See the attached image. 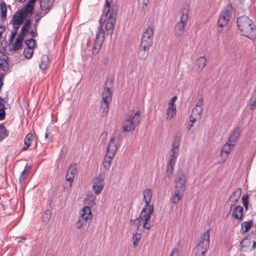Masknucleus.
<instances>
[{
  "instance_id": "obj_1",
  "label": "nucleus",
  "mask_w": 256,
  "mask_h": 256,
  "mask_svg": "<svg viewBox=\"0 0 256 256\" xmlns=\"http://www.w3.org/2000/svg\"><path fill=\"white\" fill-rule=\"evenodd\" d=\"M113 0H106L104 9L103 10L102 14L100 20V26L98 29L102 26V23L105 22L110 14L108 20L106 25V28L108 30H111V33L113 32L114 26L117 18L118 7L117 5L112 4H111Z\"/></svg>"
},
{
  "instance_id": "obj_2",
  "label": "nucleus",
  "mask_w": 256,
  "mask_h": 256,
  "mask_svg": "<svg viewBox=\"0 0 256 256\" xmlns=\"http://www.w3.org/2000/svg\"><path fill=\"white\" fill-rule=\"evenodd\" d=\"M237 25L243 36L252 40H254L256 38V26L248 16H242L238 18Z\"/></svg>"
},
{
  "instance_id": "obj_3",
  "label": "nucleus",
  "mask_w": 256,
  "mask_h": 256,
  "mask_svg": "<svg viewBox=\"0 0 256 256\" xmlns=\"http://www.w3.org/2000/svg\"><path fill=\"white\" fill-rule=\"evenodd\" d=\"M141 112L137 111L135 114L133 111L129 112L127 118L124 121L122 126V130L124 132H129L134 131L136 126H137L140 121Z\"/></svg>"
},
{
  "instance_id": "obj_4",
  "label": "nucleus",
  "mask_w": 256,
  "mask_h": 256,
  "mask_svg": "<svg viewBox=\"0 0 256 256\" xmlns=\"http://www.w3.org/2000/svg\"><path fill=\"white\" fill-rule=\"evenodd\" d=\"M154 207L153 205H151L149 206L148 214H146V208H143L142 211L141 212L140 216L134 220H131V224H136L137 230H138L140 226V220L144 219V228L150 230V221L151 218V216L154 212Z\"/></svg>"
},
{
  "instance_id": "obj_5",
  "label": "nucleus",
  "mask_w": 256,
  "mask_h": 256,
  "mask_svg": "<svg viewBox=\"0 0 256 256\" xmlns=\"http://www.w3.org/2000/svg\"><path fill=\"white\" fill-rule=\"evenodd\" d=\"M210 230H208L201 235L196 248V256H205L210 247Z\"/></svg>"
},
{
  "instance_id": "obj_6",
  "label": "nucleus",
  "mask_w": 256,
  "mask_h": 256,
  "mask_svg": "<svg viewBox=\"0 0 256 256\" xmlns=\"http://www.w3.org/2000/svg\"><path fill=\"white\" fill-rule=\"evenodd\" d=\"M188 18V14L182 13L180 20L176 24L174 28L176 36H179L184 33Z\"/></svg>"
},
{
  "instance_id": "obj_7",
  "label": "nucleus",
  "mask_w": 256,
  "mask_h": 256,
  "mask_svg": "<svg viewBox=\"0 0 256 256\" xmlns=\"http://www.w3.org/2000/svg\"><path fill=\"white\" fill-rule=\"evenodd\" d=\"M104 30L102 28V26L98 29V32L96 34V40L94 48L92 50V54H96L100 50L102 44L104 40Z\"/></svg>"
},
{
  "instance_id": "obj_8",
  "label": "nucleus",
  "mask_w": 256,
  "mask_h": 256,
  "mask_svg": "<svg viewBox=\"0 0 256 256\" xmlns=\"http://www.w3.org/2000/svg\"><path fill=\"white\" fill-rule=\"evenodd\" d=\"M174 182V190L184 192L186 190V178L183 172L179 171L177 172Z\"/></svg>"
},
{
  "instance_id": "obj_9",
  "label": "nucleus",
  "mask_w": 256,
  "mask_h": 256,
  "mask_svg": "<svg viewBox=\"0 0 256 256\" xmlns=\"http://www.w3.org/2000/svg\"><path fill=\"white\" fill-rule=\"evenodd\" d=\"M231 6H227L224 10L220 14L218 20V26L222 27L228 24L232 14Z\"/></svg>"
},
{
  "instance_id": "obj_10",
  "label": "nucleus",
  "mask_w": 256,
  "mask_h": 256,
  "mask_svg": "<svg viewBox=\"0 0 256 256\" xmlns=\"http://www.w3.org/2000/svg\"><path fill=\"white\" fill-rule=\"evenodd\" d=\"M119 140V136H113L108 143L107 148V153L108 155L114 156L115 154L118 150L120 144H118L117 142Z\"/></svg>"
},
{
  "instance_id": "obj_11",
  "label": "nucleus",
  "mask_w": 256,
  "mask_h": 256,
  "mask_svg": "<svg viewBox=\"0 0 256 256\" xmlns=\"http://www.w3.org/2000/svg\"><path fill=\"white\" fill-rule=\"evenodd\" d=\"M104 177L102 174H100L94 179L92 187L96 194H98L102 190L104 187Z\"/></svg>"
},
{
  "instance_id": "obj_12",
  "label": "nucleus",
  "mask_w": 256,
  "mask_h": 256,
  "mask_svg": "<svg viewBox=\"0 0 256 256\" xmlns=\"http://www.w3.org/2000/svg\"><path fill=\"white\" fill-rule=\"evenodd\" d=\"M241 194L242 190L240 188H238L230 197L228 201L226 203V206H230V212L232 210V207L236 204L241 196Z\"/></svg>"
},
{
  "instance_id": "obj_13",
  "label": "nucleus",
  "mask_w": 256,
  "mask_h": 256,
  "mask_svg": "<svg viewBox=\"0 0 256 256\" xmlns=\"http://www.w3.org/2000/svg\"><path fill=\"white\" fill-rule=\"evenodd\" d=\"M76 172V164L75 162L72 163L70 166L66 174V180L70 182V186H71L74 176Z\"/></svg>"
},
{
  "instance_id": "obj_14",
  "label": "nucleus",
  "mask_w": 256,
  "mask_h": 256,
  "mask_svg": "<svg viewBox=\"0 0 256 256\" xmlns=\"http://www.w3.org/2000/svg\"><path fill=\"white\" fill-rule=\"evenodd\" d=\"M234 146V144H230L228 142H226L224 144L221 150V156L222 162L226 160L228 158L230 150H232Z\"/></svg>"
},
{
  "instance_id": "obj_15",
  "label": "nucleus",
  "mask_w": 256,
  "mask_h": 256,
  "mask_svg": "<svg viewBox=\"0 0 256 256\" xmlns=\"http://www.w3.org/2000/svg\"><path fill=\"white\" fill-rule=\"evenodd\" d=\"M0 66L4 71H8L9 70L8 57L1 51H0Z\"/></svg>"
},
{
  "instance_id": "obj_16",
  "label": "nucleus",
  "mask_w": 256,
  "mask_h": 256,
  "mask_svg": "<svg viewBox=\"0 0 256 256\" xmlns=\"http://www.w3.org/2000/svg\"><path fill=\"white\" fill-rule=\"evenodd\" d=\"M240 250L243 252L252 251L251 246V240L248 238H244L240 243Z\"/></svg>"
},
{
  "instance_id": "obj_17",
  "label": "nucleus",
  "mask_w": 256,
  "mask_h": 256,
  "mask_svg": "<svg viewBox=\"0 0 256 256\" xmlns=\"http://www.w3.org/2000/svg\"><path fill=\"white\" fill-rule=\"evenodd\" d=\"M240 130L238 127L235 128L231 134L228 140V142L230 144H234L237 142L238 138L240 137Z\"/></svg>"
},
{
  "instance_id": "obj_18",
  "label": "nucleus",
  "mask_w": 256,
  "mask_h": 256,
  "mask_svg": "<svg viewBox=\"0 0 256 256\" xmlns=\"http://www.w3.org/2000/svg\"><path fill=\"white\" fill-rule=\"evenodd\" d=\"M182 136V135L180 132H178L174 135V140L172 142V148L170 150H174L179 152V146Z\"/></svg>"
},
{
  "instance_id": "obj_19",
  "label": "nucleus",
  "mask_w": 256,
  "mask_h": 256,
  "mask_svg": "<svg viewBox=\"0 0 256 256\" xmlns=\"http://www.w3.org/2000/svg\"><path fill=\"white\" fill-rule=\"evenodd\" d=\"M144 198L143 200L146 202V204L144 207L143 208H146V210L148 208L150 205H149V203L150 202L152 197V190L150 188H146L143 192Z\"/></svg>"
},
{
  "instance_id": "obj_20",
  "label": "nucleus",
  "mask_w": 256,
  "mask_h": 256,
  "mask_svg": "<svg viewBox=\"0 0 256 256\" xmlns=\"http://www.w3.org/2000/svg\"><path fill=\"white\" fill-rule=\"evenodd\" d=\"M24 20L22 14L17 10L12 17L11 24L12 25H20Z\"/></svg>"
},
{
  "instance_id": "obj_21",
  "label": "nucleus",
  "mask_w": 256,
  "mask_h": 256,
  "mask_svg": "<svg viewBox=\"0 0 256 256\" xmlns=\"http://www.w3.org/2000/svg\"><path fill=\"white\" fill-rule=\"evenodd\" d=\"M243 208L240 206H236L232 212V216L236 219L240 220H242L243 216Z\"/></svg>"
},
{
  "instance_id": "obj_22",
  "label": "nucleus",
  "mask_w": 256,
  "mask_h": 256,
  "mask_svg": "<svg viewBox=\"0 0 256 256\" xmlns=\"http://www.w3.org/2000/svg\"><path fill=\"white\" fill-rule=\"evenodd\" d=\"M184 194V192L174 190V194L170 199L171 202L174 204H178L183 198Z\"/></svg>"
},
{
  "instance_id": "obj_23",
  "label": "nucleus",
  "mask_w": 256,
  "mask_h": 256,
  "mask_svg": "<svg viewBox=\"0 0 256 256\" xmlns=\"http://www.w3.org/2000/svg\"><path fill=\"white\" fill-rule=\"evenodd\" d=\"M102 101L110 102L112 100V92L108 88H105L102 93Z\"/></svg>"
},
{
  "instance_id": "obj_24",
  "label": "nucleus",
  "mask_w": 256,
  "mask_h": 256,
  "mask_svg": "<svg viewBox=\"0 0 256 256\" xmlns=\"http://www.w3.org/2000/svg\"><path fill=\"white\" fill-rule=\"evenodd\" d=\"M149 48H144V46H140V48L138 52V57L140 60H146L148 55V50Z\"/></svg>"
},
{
  "instance_id": "obj_25",
  "label": "nucleus",
  "mask_w": 256,
  "mask_h": 256,
  "mask_svg": "<svg viewBox=\"0 0 256 256\" xmlns=\"http://www.w3.org/2000/svg\"><path fill=\"white\" fill-rule=\"evenodd\" d=\"M40 7L42 12H47V13L50 10L51 6L50 4V0H40Z\"/></svg>"
},
{
  "instance_id": "obj_26",
  "label": "nucleus",
  "mask_w": 256,
  "mask_h": 256,
  "mask_svg": "<svg viewBox=\"0 0 256 256\" xmlns=\"http://www.w3.org/2000/svg\"><path fill=\"white\" fill-rule=\"evenodd\" d=\"M254 224L253 220H251L248 222H244L241 224V228L244 233L248 232Z\"/></svg>"
},
{
  "instance_id": "obj_27",
  "label": "nucleus",
  "mask_w": 256,
  "mask_h": 256,
  "mask_svg": "<svg viewBox=\"0 0 256 256\" xmlns=\"http://www.w3.org/2000/svg\"><path fill=\"white\" fill-rule=\"evenodd\" d=\"M153 40L150 38L142 36L140 46H144V48L147 47L150 48L152 44Z\"/></svg>"
},
{
  "instance_id": "obj_28",
  "label": "nucleus",
  "mask_w": 256,
  "mask_h": 256,
  "mask_svg": "<svg viewBox=\"0 0 256 256\" xmlns=\"http://www.w3.org/2000/svg\"><path fill=\"white\" fill-rule=\"evenodd\" d=\"M114 156H112L107 154H106L104 160L103 162V166L105 170H108L110 166L112 159Z\"/></svg>"
},
{
  "instance_id": "obj_29",
  "label": "nucleus",
  "mask_w": 256,
  "mask_h": 256,
  "mask_svg": "<svg viewBox=\"0 0 256 256\" xmlns=\"http://www.w3.org/2000/svg\"><path fill=\"white\" fill-rule=\"evenodd\" d=\"M0 9L1 20L2 21H4L6 17V3L2 1L0 2Z\"/></svg>"
},
{
  "instance_id": "obj_30",
  "label": "nucleus",
  "mask_w": 256,
  "mask_h": 256,
  "mask_svg": "<svg viewBox=\"0 0 256 256\" xmlns=\"http://www.w3.org/2000/svg\"><path fill=\"white\" fill-rule=\"evenodd\" d=\"M33 140V135L32 133H28L26 136V137L24 139V146L23 147V150H26L30 146Z\"/></svg>"
},
{
  "instance_id": "obj_31",
  "label": "nucleus",
  "mask_w": 256,
  "mask_h": 256,
  "mask_svg": "<svg viewBox=\"0 0 256 256\" xmlns=\"http://www.w3.org/2000/svg\"><path fill=\"white\" fill-rule=\"evenodd\" d=\"M176 109L174 106V104H168V107L166 110L167 120L171 119V118L176 114Z\"/></svg>"
},
{
  "instance_id": "obj_32",
  "label": "nucleus",
  "mask_w": 256,
  "mask_h": 256,
  "mask_svg": "<svg viewBox=\"0 0 256 256\" xmlns=\"http://www.w3.org/2000/svg\"><path fill=\"white\" fill-rule=\"evenodd\" d=\"M110 102L102 101L101 103L100 110H102L101 116H104L106 114L108 110Z\"/></svg>"
},
{
  "instance_id": "obj_33",
  "label": "nucleus",
  "mask_w": 256,
  "mask_h": 256,
  "mask_svg": "<svg viewBox=\"0 0 256 256\" xmlns=\"http://www.w3.org/2000/svg\"><path fill=\"white\" fill-rule=\"evenodd\" d=\"M91 211L89 206H86L82 210V213L80 216L84 218L86 217L88 220H90Z\"/></svg>"
},
{
  "instance_id": "obj_34",
  "label": "nucleus",
  "mask_w": 256,
  "mask_h": 256,
  "mask_svg": "<svg viewBox=\"0 0 256 256\" xmlns=\"http://www.w3.org/2000/svg\"><path fill=\"white\" fill-rule=\"evenodd\" d=\"M171 154L169 156V162L168 164H175L177 158L179 154V152H176L174 150H170Z\"/></svg>"
},
{
  "instance_id": "obj_35",
  "label": "nucleus",
  "mask_w": 256,
  "mask_h": 256,
  "mask_svg": "<svg viewBox=\"0 0 256 256\" xmlns=\"http://www.w3.org/2000/svg\"><path fill=\"white\" fill-rule=\"evenodd\" d=\"M49 62V58L47 55H43L42 57V62L40 64V68L44 70L47 68L48 64Z\"/></svg>"
},
{
  "instance_id": "obj_36",
  "label": "nucleus",
  "mask_w": 256,
  "mask_h": 256,
  "mask_svg": "<svg viewBox=\"0 0 256 256\" xmlns=\"http://www.w3.org/2000/svg\"><path fill=\"white\" fill-rule=\"evenodd\" d=\"M90 222V220H88L86 217L83 218L81 216H80L77 222L76 223V227L78 229H79L84 225H86V222L89 224Z\"/></svg>"
},
{
  "instance_id": "obj_37",
  "label": "nucleus",
  "mask_w": 256,
  "mask_h": 256,
  "mask_svg": "<svg viewBox=\"0 0 256 256\" xmlns=\"http://www.w3.org/2000/svg\"><path fill=\"white\" fill-rule=\"evenodd\" d=\"M8 136V132L6 129L4 124H0V142Z\"/></svg>"
},
{
  "instance_id": "obj_38",
  "label": "nucleus",
  "mask_w": 256,
  "mask_h": 256,
  "mask_svg": "<svg viewBox=\"0 0 256 256\" xmlns=\"http://www.w3.org/2000/svg\"><path fill=\"white\" fill-rule=\"evenodd\" d=\"M202 108L200 107H196L193 108L192 110V115H194V116L200 119L202 117Z\"/></svg>"
},
{
  "instance_id": "obj_39",
  "label": "nucleus",
  "mask_w": 256,
  "mask_h": 256,
  "mask_svg": "<svg viewBox=\"0 0 256 256\" xmlns=\"http://www.w3.org/2000/svg\"><path fill=\"white\" fill-rule=\"evenodd\" d=\"M142 36L150 38L153 40L154 28L152 27L148 26L144 32Z\"/></svg>"
},
{
  "instance_id": "obj_40",
  "label": "nucleus",
  "mask_w": 256,
  "mask_h": 256,
  "mask_svg": "<svg viewBox=\"0 0 256 256\" xmlns=\"http://www.w3.org/2000/svg\"><path fill=\"white\" fill-rule=\"evenodd\" d=\"M206 64V60L204 56H201L197 60V65L198 67L202 70Z\"/></svg>"
},
{
  "instance_id": "obj_41",
  "label": "nucleus",
  "mask_w": 256,
  "mask_h": 256,
  "mask_svg": "<svg viewBox=\"0 0 256 256\" xmlns=\"http://www.w3.org/2000/svg\"><path fill=\"white\" fill-rule=\"evenodd\" d=\"M175 164H167V170L166 173L168 175V178L169 179V181L172 178V175L173 174L174 168Z\"/></svg>"
},
{
  "instance_id": "obj_42",
  "label": "nucleus",
  "mask_w": 256,
  "mask_h": 256,
  "mask_svg": "<svg viewBox=\"0 0 256 256\" xmlns=\"http://www.w3.org/2000/svg\"><path fill=\"white\" fill-rule=\"evenodd\" d=\"M34 48H30V47L24 48L23 54L26 58L30 59L32 58L34 53Z\"/></svg>"
},
{
  "instance_id": "obj_43",
  "label": "nucleus",
  "mask_w": 256,
  "mask_h": 256,
  "mask_svg": "<svg viewBox=\"0 0 256 256\" xmlns=\"http://www.w3.org/2000/svg\"><path fill=\"white\" fill-rule=\"evenodd\" d=\"M250 109L252 110L256 108V92L253 94L250 100Z\"/></svg>"
},
{
  "instance_id": "obj_44",
  "label": "nucleus",
  "mask_w": 256,
  "mask_h": 256,
  "mask_svg": "<svg viewBox=\"0 0 256 256\" xmlns=\"http://www.w3.org/2000/svg\"><path fill=\"white\" fill-rule=\"evenodd\" d=\"M141 238L140 236V234H138V232H136V234H134L132 237V243L133 246L134 248L137 246L138 244V242L140 241V240Z\"/></svg>"
},
{
  "instance_id": "obj_45",
  "label": "nucleus",
  "mask_w": 256,
  "mask_h": 256,
  "mask_svg": "<svg viewBox=\"0 0 256 256\" xmlns=\"http://www.w3.org/2000/svg\"><path fill=\"white\" fill-rule=\"evenodd\" d=\"M52 212L49 210H46L42 216V222L47 223L51 218Z\"/></svg>"
},
{
  "instance_id": "obj_46",
  "label": "nucleus",
  "mask_w": 256,
  "mask_h": 256,
  "mask_svg": "<svg viewBox=\"0 0 256 256\" xmlns=\"http://www.w3.org/2000/svg\"><path fill=\"white\" fill-rule=\"evenodd\" d=\"M248 197L249 196L248 194H244L242 196V202L244 206V208L246 210H248Z\"/></svg>"
},
{
  "instance_id": "obj_47",
  "label": "nucleus",
  "mask_w": 256,
  "mask_h": 256,
  "mask_svg": "<svg viewBox=\"0 0 256 256\" xmlns=\"http://www.w3.org/2000/svg\"><path fill=\"white\" fill-rule=\"evenodd\" d=\"M47 14V12H40L36 14L34 26H36L40 19Z\"/></svg>"
},
{
  "instance_id": "obj_48",
  "label": "nucleus",
  "mask_w": 256,
  "mask_h": 256,
  "mask_svg": "<svg viewBox=\"0 0 256 256\" xmlns=\"http://www.w3.org/2000/svg\"><path fill=\"white\" fill-rule=\"evenodd\" d=\"M36 42V40L33 38L25 40V44L26 45L27 48L30 47V48H34Z\"/></svg>"
},
{
  "instance_id": "obj_49",
  "label": "nucleus",
  "mask_w": 256,
  "mask_h": 256,
  "mask_svg": "<svg viewBox=\"0 0 256 256\" xmlns=\"http://www.w3.org/2000/svg\"><path fill=\"white\" fill-rule=\"evenodd\" d=\"M30 168H28V169H26V168L22 172L20 177L19 178L20 182L22 184L23 182L24 181L26 178L29 172Z\"/></svg>"
},
{
  "instance_id": "obj_50",
  "label": "nucleus",
  "mask_w": 256,
  "mask_h": 256,
  "mask_svg": "<svg viewBox=\"0 0 256 256\" xmlns=\"http://www.w3.org/2000/svg\"><path fill=\"white\" fill-rule=\"evenodd\" d=\"M32 21L30 19L26 20L24 26L22 28V31H28L31 26Z\"/></svg>"
},
{
  "instance_id": "obj_51",
  "label": "nucleus",
  "mask_w": 256,
  "mask_h": 256,
  "mask_svg": "<svg viewBox=\"0 0 256 256\" xmlns=\"http://www.w3.org/2000/svg\"><path fill=\"white\" fill-rule=\"evenodd\" d=\"M18 12H19L20 13L22 14V15L24 16V18L26 19V18L31 16L32 14L30 13V12H29V10H24V8H22L21 10H18Z\"/></svg>"
},
{
  "instance_id": "obj_52",
  "label": "nucleus",
  "mask_w": 256,
  "mask_h": 256,
  "mask_svg": "<svg viewBox=\"0 0 256 256\" xmlns=\"http://www.w3.org/2000/svg\"><path fill=\"white\" fill-rule=\"evenodd\" d=\"M22 47V42L16 40L15 43L13 45V50L14 51H17L21 50Z\"/></svg>"
},
{
  "instance_id": "obj_53",
  "label": "nucleus",
  "mask_w": 256,
  "mask_h": 256,
  "mask_svg": "<svg viewBox=\"0 0 256 256\" xmlns=\"http://www.w3.org/2000/svg\"><path fill=\"white\" fill-rule=\"evenodd\" d=\"M149 0H138V5L141 7L142 10H144L147 6Z\"/></svg>"
},
{
  "instance_id": "obj_54",
  "label": "nucleus",
  "mask_w": 256,
  "mask_h": 256,
  "mask_svg": "<svg viewBox=\"0 0 256 256\" xmlns=\"http://www.w3.org/2000/svg\"><path fill=\"white\" fill-rule=\"evenodd\" d=\"M204 104V99L202 98H200L198 102L196 103V106L202 108Z\"/></svg>"
},
{
  "instance_id": "obj_55",
  "label": "nucleus",
  "mask_w": 256,
  "mask_h": 256,
  "mask_svg": "<svg viewBox=\"0 0 256 256\" xmlns=\"http://www.w3.org/2000/svg\"><path fill=\"white\" fill-rule=\"evenodd\" d=\"M5 108H0V120H3L5 118L6 112Z\"/></svg>"
},
{
  "instance_id": "obj_56",
  "label": "nucleus",
  "mask_w": 256,
  "mask_h": 256,
  "mask_svg": "<svg viewBox=\"0 0 256 256\" xmlns=\"http://www.w3.org/2000/svg\"><path fill=\"white\" fill-rule=\"evenodd\" d=\"M16 32H12L11 35L9 38V42L10 43H12V42L14 40V38H15L16 36Z\"/></svg>"
},
{
  "instance_id": "obj_57",
  "label": "nucleus",
  "mask_w": 256,
  "mask_h": 256,
  "mask_svg": "<svg viewBox=\"0 0 256 256\" xmlns=\"http://www.w3.org/2000/svg\"><path fill=\"white\" fill-rule=\"evenodd\" d=\"M6 103V101L4 98H2L0 96V108H6L4 107V104Z\"/></svg>"
},
{
  "instance_id": "obj_58",
  "label": "nucleus",
  "mask_w": 256,
  "mask_h": 256,
  "mask_svg": "<svg viewBox=\"0 0 256 256\" xmlns=\"http://www.w3.org/2000/svg\"><path fill=\"white\" fill-rule=\"evenodd\" d=\"M88 198H90V202H89L88 204H90L91 206H92L93 204H94V202L96 198L93 196H89Z\"/></svg>"
},
{
  "instance_id": "obj_59",
  "label": "nucleus",
  "mask_w": 256,
  "mask_h": 256,
  "mask_svg": "<svg viewBox=\"0 0 256 256\" xmlns=\"http://www.w3.org/2000/svg\"><path fill=\"white\" fill-rule=\"evenodd\" d=\"M23 8L26 10H29V12H30V13L32 14L34 9L31 6L26 4L25 6Z\"/></svg>"
},
{
  "instance_id": "obj_60",
  "label": "nucleus",
  "mask_w": 256,
  "mask_h": 256,
  "mask_svg": "<svg viewBox=\"0 0 256 256\" xmlns=\"http://www.w3.org/2000/svg\"><path fill=\"white\" fill-rule=\"evenodd\" d=\"M24 36H22V34H18V37L16 38V40L18 41H20L21 42H23Z\"/></svg>"
},
{
  "instance_id": "obj_61",
  "label": "nucleus",
  "mask_w": 256,
  "mask_h": 256,
  "mask_svg": "<svg viewBox=\"0 0 256 256\" xmlns=\"http://www.w3.org/2000/svg\"><path fill=\"white\" fill-rule=\"evenodd\" d=\"M29 33L32 36V38L35 37L36 35V28H35V30H31Z\"/></svg>"
},
{
  "instance_id": "obj_62",
  "label": "nucleus",
  "mask_w": 256,
  "mask_h": 256,
  "mask_svg": "<svg viewBox=\"0 0 256 256\" xmlns=\"http://www.w3.org/2000/svg\"><path fill=\"white\" fill-rule=\"evenodd\" d=\"M170 256H178V249L175 248L173 250L172 252L171 253Z\"/></svg>"
},
{
  "instance_id": "obj_63",
  "label": "nucleus",
  "mask_w": 256,
  "mask_h": 256,
  "mask_svg": "<svg viewBox=\"0 0 256 256\" xmlns=\"http://www.w3.org/2000/svg\"><path fill=\"white\" fill-rule=\"evenodd\" d=\"M197 119H198V118L194 116L192 114L190 116V122H192V124Z\"/></svg>"
},
{
  "instance_id": "obj_64",
  "label": "nucleus",
  "mask_w": 256,
  "mask_h": 256,
  "mask_svg": "<svg viewBox=\"0 0 256 256\" xmlns=\"http://www.w3.org/2000/svg\"><path fill=\"white\" fill-rule=\"evenodd\" d=\"M35 2L34 1H33V0H30V1H28L26 4H28V6H31L32 8H34V6L35 4Z\"/></svg>"
}]
</instances>
